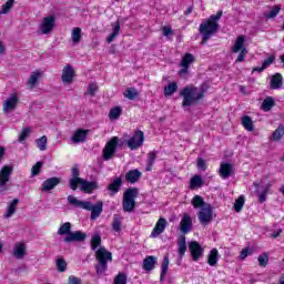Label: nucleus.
<instances>
[{
  "mask_svg": "<svg viewBox=\"0 0 284 284\" xmlns=\"http://www.w3.org/2000/svg\"><path fill=\"white\" fill-rule=\"evenodd\" d=\"M165 227H168V220L165 217H160L151 232L150 237L151 239H156L160 236V234H163L165 232Z\"/></svg>",
  "mask_w": 284,
  "mask_h": 284,
  "instance_id": "ddd939ff",
  "label": "nucleus"
},
{
  "mask_svg": "<svg viewBox=\"0 0 284 284\" xmlns=\"http://www.w3.org/2000/svg\"><path fill=\"white\" fill-rule=\"evenodd\" d=\"M36 143L39 150H41V152H44V150H48V136L43 135L40 139H37Z\"/></svg>",
  "mask_w": 284,
  "mask_h": 284,
  "instance_id": "de8ad7c7",
  "label": "nucleus"
},
{
  "mask_svg": "<svg viewBox=\"0 0 284 284\" xmlns=\"http://www.w3.org/2000/svg\"><path fill=\"white\" fill-rule=\"evenodd\" d=\"M57 267L60 272H65V270H68V263L63 257L57 260Z\"/></svg>",
  "mask_w": 284,
  "mask_h": 284,
  "instance_id": "5fc2aeb1",
  "label": "nucleus"
},
{
  "mask_svg": "<svg viewBox=\"0 0 284 284\" xmlns=\"http://www.w3.org/2000/svg\"><path fill=\"white\" fill-rule=\"evenodd\" d=\"M12 166L4 165L0 170V194H6L10 190V176H12Z\"/></svg>",
  "mask_w": 284,
  "mask_h": 284,
  "instance_id": "423d86ee",
  "label": "nucleus"
},
{
  "mask_svg": "<svg viewBox=\"0 0 284 284\" xmlns=\"http://www.w3.org/2000/svg\"><path fill=\"white\" fill-rule=\"evenodd\" d=\"M242 125L248 132H252L254 130V122L252 121V118H250V115H245L242 118Z\"/></svg>",
  "mask_w": 284,
  "mask_h": 284,
  "instance_id": "ea45409f",
  "label": "nucleus"
},
{
  "mask_svg": "<svg viewBox=\"0 0 284 284\" xmlns=\"http://www.w3.org/2000/svg\"><path fill=\"white\" fill-rule=\"evenodd\" d=\"M139 196V190L136 189H128L123 194L122 207L124 212H134V207H136V201H134Z\"/></svg>",
  "mask_w": 284,
  "mask_h": 284,
  "instance_id": "39448f33",
  "label": "nucleus"
},
{
  "mask_svg": "<svg viewBox=\"0 0 284 284\" xmlns=\"http://www.w3.org/2000/svg\"><path fill=\"white\" fill-rule=\"evenodd\" d=\"M68 201L70 205H73V207H80L81 210H87L88 212H91V220L97 221L98 217L101 216L103 213V202L99 201L95 203V205L91 204L89 201H80L74 195H69Z\"/></svg>",
  "mask_w": 284,
  "mask_h": 284,
  "instance_id": "f03ea898",
  "label": "nucleus"
},
{
  "mask_svg": "<svg viewBox=\"0 0 284 284\" xmlns=\"http://www.w3.org/2000/svg\"><path fill=\"white\" fill-rule=\"evenodd\" d=\"M17 205H19V200H13L4 214L6 219H10L17 212Z\"/></svg>",
  "mask_w": 284,
  "mask_h": 284,
  "instance_id": "c03bdc74",
  "label": "nucleus"
},
{
  "mask_svg": "<svg viewBox=\"0 0 284 284\" xmlns=\"http://www.w3.org/2000/svg\"><path fill=\"white\" fill-rule=\"evenodd\" d=\"M169 266H170V257L168 255H165L164 260L162 262V272H161L160 281H163V278H165V275L168 274Z\"/></svg>",
  "mask_w": 284,
  "mask_h": 284,
  "instance_id": "a18cd8bd",
  "label": "nucleus"
},
{
  "mask_svg": "<svg viewBox=\"0 0 284 284\" xmlns=\"http://www.w3.org/2000/svg\"><path fill=\"white\" fill-rule=\"evenodd\" d=\"M88 130L79 129L74 132L72 136L73 143H83L88 139Z\"/></svg>",
  "mask_w": 284,
  "mask_h": 284,
  "instance_id": "b1692460",
  "label": "nucleus"
},
{
  "mask_svg": "<svg viewBox=\"0 0 284 284\" xmlns=\"http://www.w3.org/2000/svg\"><path fill=\"white\" fill-rule=\"evenodd\" d=\"M260 267H267V264L270 263V254L263 253L257 257Z\"/></svg>",
  "mask_w": 284,
  "mask_h": 284,
  "instance_id": "8fccbe9b",
  "label": "nucleus"
},
{
  "mask_svg": "<svg viewBox=\"0 0 284 284\" xmlns=\"http://www.w3.org/2000/svg\"><path fill=\"white\" fill-rule=\"evenodd\" d=\"M13 256L19 260L23 258V256H26V244L18 243L13 248Z\"/></svg>",
  "mask_w": 284,
  "mask_h": 284,
  "instance_id": "7c9ffc66",
  "label": "nucleus"
},
{
  "mask_svg": "<svg viewBox=\"0 0 284 284\" xmlns=\"http://www.w3.org/2000/svg\"><path fill=\"white\" fill-rule=\"evenodd\" d=\"M197 168L199 170H202V172H205V170H207V164L205 163V160H203V158L197 159Z\"/></svg>",
  "mask_w": 284,
  "mask_h": 284,
  "instance_id": "0e129e2a",
  "label": "nucleus"
},
{
  "mask_svg": "<svg viewBox=\"0 0 284 284\" xmlns=\"http://www.w3.org/2000/svg\"><path fill=\"white\" fill-rule=\"evenodd\" d=\"M74 80V68L72 65L67 64L62 70V81L67 83V85H70L72 81Z\"/></svg>",
  "mask_w": 284,
  "mask_h": 284,
  "instance_id": "a211bd4d",
  "label": "nucleus"
},
{
  "mask_svg": "<svg viewBox=\"0 0 284 284\" xmlns=\"http://www.w3.org/2000/svg\"><path fill=\"white\" fill-rule=\"evenodd\" d=\"M114 284H128V276L123 273L118 274L114 278Z\"/></svg>",
  "mask_w": 284,
  "mask_h": 284,
  "instance_id": "6e6d98bb",
  "label": "nucleus"
},
{
  "mask_svg": "<svg viewBox=\"0 0 284 284\" xmlns=\"http://www.w3.org/2000/svg\"><path fill=\"white\" fill-rule=\"evenodd\" d=\"M243 205H245V197L241 195L237 200H235V203H234L235 212H241V210H243Z\"/></svg>",
  "mask_w": 284,
  "mask_h": 284,
  "instance_id": "864d4df0",
  "label": "nucleus"
},
{
  "mask_svg": "<svg viewBox=\"0 0 284 284\" xmlns=\"http://www.w3.org/2000/svg\"><path fill=\"white\" fill-rule=\"evenodd\" d=\"M178 252L181 258L185 256V252H187V243L185 242V236L182 235L178 240Z\"/></svg>",
  "mask_w": 284,
  "mask_h": 284,
  "instance_id": "a878e982",
  "label": "nucleus"
},
{
  "mask_svg": "<svg viewBox=\"0 0 284 284\" xmlns=\"http://www.w3.org/2000/svg\"><path fill=\"white\" fill-rule=\"evenodd\" d=\"M145 141V134L143 131H135V134L128 140L126 145L130 150H139Z\"/></svg>",
  "mask_w": 284,
  "mask_h": 284,
  "instance_id": "1a4fd4ad",
  "label": "nucleus"
},
{
  "mask_svg": "<svg viewBox=\"0 0 284 284\" xmlns=\"http://www.w3.org/2000/svg\"><path fill=\"white\" fill-rule=\"evenodd\" d=\"M39 79H41V72L40 71L32 72L27 81V85H29V88L32 90L34 85H37V83L39 82Z\"/></svg>",
  "mask_w": 284,
  "mask_h": 284,
  "instance_id": "c756f323",
  "label": "nucleus"
},
{
  "mask_svg": "<svg viewBox=\"0 0 284 284\" xmlns=\"http://www.w3.org/2000/svg\"><path fill=\"white\" fill-rule=\"evenodd\" d=\"M176 90H179V84L170 82L169 85L164 87V97H172Z\"/></svg>",
  "mask_w": 284,
  "mask_h": 284,
  "instance_id": "4c0bfd02",
  "label": "nucleus"
},
{
  "mask_svg": "<svg viewBox=\"0 0 284 284\" xmlns=\"http://www.w3.org/2000/svg\"><path fill=\"white\" fill-rule=\"evenodd\" d=\"M69 284H83L80 277H77L74 275H70L68 280Z\"/></svg>",
  "mask_w": 284,
  "mask_h": 284,
  "instance_id": "69168bd1",
  "label": "nucleus"
},
{
  "mask_svg": "<svg viewBox=\"0 0 284 284\" xmlns=\"http://www.w3.org/2000/svg\"><path fill=\"white\" fill-rule=\"evenodd\" d=\"M101 245V236L100 235H93L91 240V247L92 250H97Z\"/></svg>",
  "mask_w": 284,
  "mask_h": 284,
  "instance_id": "052dcab7",
  "label": "nucleus"
},
{
  "mask_svg": "<svg viewBox=\"0 0 284 284\" xmlns=\"http://www.w3.org/2000/svg\"><path fill=\"white\" fill-rule=\"evenodd\" d=\"M78 185H81L82 192H85L87 194H92L94 190H99V183L97 182H87L85 180H82Z\"/></svg>",
  "mask_w": 284,
  "mask_h": 284,
  "instance_id": "412c9836",
  "label": "nucleus"
},
{
  "mask_svg": "<svg viewBox=\"0 0 284 284\" xmlns=\"http://www.w3.org/2000/svg\"><path fill=\"white\" fill-rule=\"evenodd\" d=\"M278 12H281V7L275 6L268 11V13H264V17L265 19H274Z\"/></svg>",
  "mask_w": 284,
  "mask_h": 284,
  "instance_id": "603ef678",
  "label": "nucleus"
},
{
  "mask_svg": "<svg viewBox=\"0 0 284 284\" xmlns=\"http://www.w3.org/2000/svg\"><path fill=\"white\" fill-rule=\"evenodd\" d=\"M212 216L213 211L211 204L204 205L197 214V219L202 225H210L212 223Z\"/></svg>",
  "mask_w": 284,
  "mask_h": 284,
  "instance_id": "9d476101",
  "label": "nucleus"
},
{
  "mask_svg": "<svg viewBox=\"0 0 284 284\" xmlns=\"http://www.w3.org/2000/svg\"><path fill=\"white\" fill-rule=\"evenodd\" d=\"M116 145H119V138H116V136H113L109 142H106V144L102 151L104 161H110V159H112V156H114V154L116 152Z\"/></svg>",
  "mask_w": 284,
  "mask_h": 284,
  "instance_id": "6e6552de",
  "label": "nucleus"
},
{
  "mask_svg": "<svg viewBox=\"0 0 284 284\" xmlns=\"http://www.w3.org/2000/svg\"><path fill=\"white\" fill-rule=\"evenodd\" d=\"M223 17V11H217L216 14H212L207 20H204L200 24V34H202V44L207 43L212 34H216L219 31V21Z\"/></svg>",
  "mask_w": 284,
  "mask_h": 284,
  "instance_id": "f257e3e1",
  "label": "nucleus"
},
{
  "mask_svg": "<svg viewBox=\"0 0 284 284\" xmlns=\"http://www.w3.org/2000/svg\"><path fill=\"white\" fill-rule=\"evenodd\" d=\"M123 97H125V99H129V101H134V99L139 97V91H136V89L134 88H128L123 93Z\"/></svg>",
  "mask_w": 284,
  "mask_h": 284,
  "instance_id": "79ce46f5",
  "label": "nucleus"
},
{
  "mask_svg": "<svg viewBox=\"0 0 284 284\" xmlns=\"http://www.w3.org/2000/svg\"><path fill=\"white\" fill-rule=\"evenodd\" d=\"M205 94V90L203 88L196 87H186L180 92V97H183L182 106L190 108V105H194L199 103L201 99H203Z\"/></svg>",
  "mask_w": 284,
  "mask_h": 284,
  "instance_id": "7ed1b4c3",
  "label": "nucleus"
},
{
  "mask_svg": "<svg viewBox=\"0 0 284 284\" xmlns=\"http://www.w3.org/2000/svg\"><path fill=\"white\" fill-rule=\"evenodd\" d=\"M231 51L234 53L240 52L236 59L237 63H243V61H245V57H247V49L245 48V36L237 37Z\"/></svg>",
  "mask_w": 284,
  "mask_h": 284,
  "instance_id": "0eeeda50",
  "label": "nucleus"
},
{
  "mask_svg": "<svg viewBox=\"0 0 284 284\" xmlns=\"http://www.w3.org/2000/svg\"><path fill=\"white\" fill-rule=\"evenodd\" d=\"M159 154L158 151H151L148 154V160H146V172H152V168L154 165V161H156V155Z\"/></svg>",
  "mask_w": 284,
  "mask_h": 284,
  "instance_id": "2f4dec72",
  "label": "nucleus"
},
{
  "mask_svg": "<svg viewBox=\"0 0 284 284\" xmlns=\"http://www.w3.org/2000/svg\"><path fill=\"white\" fill-rule=\"evenodd\" d=\"M123 185V180L121 178H116L113 180L109 185L108 190L110 193V196H114V194L119 193V190H121V186Z\"/></svg>",
  "mask_w": 284,
  "mask_h": 284,
  "instance_id": "5701e85b",
  "label": "nucleus"
},
{
  "mask_svg": "<svg viewBox=\"0 0 284 284\" xmlns=\"http://www.w3.org/2000/svg\"><path fill=\"white\" fill-rule=\"evenodd\" d=\"M109 116L110 119H119V116H121V106L111 109Z\"/></svg>",
  "mask_w": 284,
  "mask_h": 284,
  "instance_id": "13d9d810",
  "label": "nucleus"
},
{
  "mask_svg": "<svg viewBox=\"0 0 284 284\" xmlns=\"http://www.w3.org/2000/svg\"><path fill=\"white\" fill-rule=\"evenodd\" d=\"M194 63V55L192 53H185L181 61V70L179 71L180 77H185L190 70V65Z\"/></svg>",
  "mask_w": 284,
  "mask_h": 284,
  "instance_id": "f8f14e48",
  "label": "nucleus"
},
{
  "mask_svg": "<svg viewBox=\"0 0 284 284\" xmlns=\"http://www.w3.org/2000/svg\"><path fill=\"white\" fill-rule=\"evenodd\" d=\"M97 90H99V87L97 85V83L94 82L89 83L88 93L90 94V97H94V94H97Z\"/></svg>",
  "mask_w": 284,
  "mask_h": 284,
  "instance_id": "e2e57ef3",
  "label": "nucleus"
},
{
  "mask_svg": "<svg viewBox=\"0 0 284 284\" xmlns=\"http://www.w3.org/2000/svg\"><path fill=\"white\" fill-rule=\"evenodd\" d=\"M32 130H33L32 126L23 128L18 138V143H23V141H26V139H28V136L32 134Z\"/></svg>",
  "mask_w": 284,
  "mask_h": 284,
  "instance_id": "a19ab883",
  "label": "nucleus"
},
{
  "mask_svg": "<svg viewBox=\"0 0 284 284\" xmlns=\"http://www.w3.org/2000/svg\"><path fill=\"white\" fill-rule=\"evenodd\" d=\"M42 168H43V163L42 162H37L36 165H33L32 169H31V174L33 176H37L41 172Z\"/></svg>",
  "mask_w": 284,
  "mask_h": 284,
  "instance_id": "680f3d73",
  "label": "nucleus"
},
{
  "mask_svg": "<svg viewBox=\"0 0 284 284\" xmlns=\"http://www.w3.org/2000/svg\"><path fill=\"white\" fill-rule=\"evenodd\" d=\"M55 26H57V17L48 16L43 18L42 23L40 24V30L42 34H50V32L54 30Z\"/></svg>",
  "mask_w": 284,
  "mask_h": 284,
  "instance_id": "9b49d317",
  "label": "nucleus"
},
{
  "mask_svg": "<svg viewBox=\"0 0 284 284\" xmlns=\"http://www.w3.org/2000/svg\"><path fill=\"white\" fill-rule=\"evenodd\" d=\"M71 39H72L73 43H81V39H82L81 28L75 27L72 29Z\"/></svg>",
  "mask_w": 284,
  "mask_h": 284,
  "instance_id": "37998d69",
  "label": "nucleus"
},
{
  "mask_svg": "<svg viewBox=\"0 0 284 284\" xmlns=\"http://www.w3.org/2000/svg\"><path fill=\"white\" fill-rule=\"evenodd\" d=\"M272 108H274V99L266 98L262 103V110H264V112H270Z\"/></svg>",
  "mask_w": 284,
  "mask_h": 284,
  "instance_id": "3c124183",
  "label": "nucleus"
},
{
  "mask_svg": "<svg viewBox=\"0 0 284 284\" xmlns=\"http://www.w3.org/2000/svg\"><path fill=\"white\" fill-rule=\"evenodd\" d=\"M273 141H281L284 136V125L280 124L277 129L273 132Z\"/></svg>",
  "mask_w": 284,
  "mask_h": 284,
  "instance_id": "49530a36",
  "label": "nucleus"
},
{
  "mask_svg": "<svg viewBox=\"0 0 284 284\" xmlns=\"http://www.w3.org/2000/svg\"><path fill=\"white\" fill-rule=\"evenodd\" d=\"M189 251L191 252L193 261H199V258L203 256L204 252L203 246H201V244H199L196 241H193L189 244Z\"/></svg>",
  "mask_w": 284,
  "mask_h": 284,
  "instance_id": "2eb2a0df",
  "label": "nucleus"
},
{
  "mask_svg": "<svg viewBox=\"0 0 284 284\" xmlns=\"http://www.w3.org/2000/svg\"><path fill=\"white\" fill-rule=\"evenodd\" d=\"M59 183H61V179L60 178H50L47 179L43 183H42V191L43 192H50V190H54V187L57 185H59Z\"/></svg>",
  "mask_w": 284,
  "mask_h": 284,
  "instance_id": "aec40b11",
  "label": "nucleus"
},
{
  "mask_svg": "<svg viewBox=\"0 0 284 284\" xmlns=\"http://www.w3.org/2000/svg\"><path fill=\"white\" fill-rule=\"evenodd\" d=\"M219 174L221 176V179H230V176H232L234 174V165L227 163V162H222L220 164V170H219Z\"/></svg>",
  "mask_w": 284,
  "mask_h": 284,
  "instance_id": "dca6fc26",
  "label": "nucleus"
},
{
  "mask_svg": "<svg viewBox=\"0 0 284 284\" xmlns=\"http://www.w3.org/2000/svg\"><path fill=\"white\" fill-rule=\"evenodd\" d=\"M162 32L164 37H170V34H172V28L170 27H163L162 28Z\"/></svg>",
  "mask_w": 284,
  "mask_h": 284,
  "instance_id": "338daca9",
  "label": "nucleus"
},
{
  "mask_svg": "<svg viewBox=\"0 0 284 284\" xmlns=\"http://www.w3.org/2000/svg\"><path fill=\"white\" fill-rule=\"evenodd\" d=\"M80 175V171H79V168L77 166H73L72 170H71V179L69 181V185L70 187L74 191L77 190V187H79V184L80 183H83V179L82 178H79Z\"/></svg>",
  "mask_w": 284,
  "mask_h": 284,
  "instance_id": "f3484780",
  "label": "nucleus"
},
{
  "mask_svg": "<svg viewBox=\"0 0 284 284\" xmlns=\"http://www.w3.org/2000/svg\"><path fill=\"white\" fill-rule=\"evenodd\" d=\"M156 265V257L150 255L146 256L143 261V270L146 272H151V270H154V266Z\"/></svg>",
  "mask_w": 284,
  "mask_h": 284,
  "instance_id": "bb28decb",
  "label": "nucleus"
},
{
  "mask_svg": "<svg viewBox=\"0 0 284 284\" xmlns=\"http://www.w3.org/2000/svg\"><path fill=\"white\" fill-rule=\"evenodd\" d=\"M95 258L98 261L95 272L98 276H103L108 272V263H112V253L105 250V247H100L95 251Z\"/></svg>",
  "mask_w": 284,
  "mask_h": 284,
  "instance_id": "20e7f679",
  "label": "nucleus"
},
{
  "mask_svg": "<svg viewBox=\"0 0 284 284\" xmlns=\"http://www.w3.org/2000/svg\"><path fill=\"white\" fill-rule=\"evenodd\" d=\"M219 258H220L219 250L212 248L207 255V264L211 267H215V265H217V263H219Z\"/></svg>",
  "mask_w": 284,
  "mask_h": 284,
  "instance_id": "393cba45",
  "label": "nucleus"
},
{
  "mask_svg": "<svg viewBox=\"0 0 284 284\" xmlns=\"http://www.w3.org/2000/svg\"><path fill=\"white\" fill-rule=\"evenodd\" d=\"M191 205H193L195 210H199V207L203 210V207H205V205H209V204L205 203V201L201 197V195H194L191 201Z\"/></svg>",
  "mask_w": 284,
  "mask_h": 284,
  "instance_id": "473e14b6",
  "label": "nucleus"
},
{
  "mask_svg": "<svg viewBox=\"0 0 284 284\" xmlns=\"http://www.w3.org/2000/svg\"><path fill=\"white\" fill-rule=\"evenodd\" d=\"M274 55L268 57L266 60L263 61L262 67H257L253 70V72H263V70H266V68H270L272 63H274Z\"/></svg>",
  "mask_w": 284,
  "mask_h": 284,
  "instance_id": "e433bc0d",
  "label": "nucleus"
},
{
  "mask_svg": "<svg viewBox=\"0 0 284 284\" xmlns=\"http://www.w3.org/2000/svg\"><path fill=\"white\" fill-rule=\"evenodd\" d=\"M251 254H252V248L245 247L241 251L239 258L240 261H245V258L251 256Z\"/></svg>",
  "mask_w": 284,
  "mask_h": 284,
  "instance_id": "bf43d9fd",
  "label": "nucleus"
},
{
  "mask_svg": "<svg viewBox=\"0 0 284 284\" xmlns=\"http://www.w3.org/2000/svg\"><path fill=\"white\" fill-rule=\"evenodd\" d=\"M0 54H6V45L3 44V41L0 40Z\"/></svg>",
  "mask_w": 284,
  "mask_h": 284,
  "instance_id": "774afa93",
  "label": "nucleus"
},
{
  "mask_svg": "<svg viewBox=\"0 0 284 284\" xmlns=\"http://www.w3.org/2000/svg\"><path fill=\"white\" fill-rule=\"evenodd\" d=\"M141 179V172L139 170H131L125 174L128 183H136Z\"/></svg>",
  "mask_w": 284,
  "mask_h": 284,
  "instance_id": "cd10ccee",
  "label": "nucleus"
},
{
  "mask_svg": "<svg viewBox=\"0 0 284 284\" xmlns=\"http://www.w3.org/2000/svg\"><path fill=\"white\" fill-rule=\"evenodd\" d=\"M180 230L182 234H189L192 231V217L186 213L180 222Z\"/></svg>",
  "mask_w": 284,
  "mask_h": 284,
  "instance_id": "6ab92c4d",
  "label": "nucleus"
},
{
  "mask_svg": "<svg viewBox=\"0 0 284 284\" xmlns=\"http://www.w3.org/2000/svg\"><path fill=\"white\" fill-rule=\"evenodd\" d=\"M255 187L258 189V184H255ZM270 187H272V184H267L265 189L262 191L257 190V196H258L260 203H265V201L267 200V193L270 192Z\"/></svg>",
  "mask_w": 284,
  "mask_h": 284,
  "instance_id": "72a5a7b5",
  "label": "nucleus"
},
{
  "mask_svg": "<svg viewBox=\"0 0 284 284\" xmlns=\"http://www.w3.org/2000/svg\"><path fill=\"white\" fill-rule=\"evenodd\" d=\"M113 32L106 38V43H112L119 37V32L121 31V22L118 20L112 24Z\"/></svg>",
  "mask_w": 284,
  "mask_h": 284,
  "instance_id": "c85d7f7f",
  "label": "nucleus"
},
{
  "mask_svg": "<svg viewBox=\"0 0 284 284\" xmlns=\"http://www.w3.org/2000/svg\"><path fill=\"white\" fill-rule=\"evenodd\" d=\"M17 103H19V98L17 94H12L9 99H7L3 103V112H10V110H14L17 108Z\"/></svg>",
  "mask_w": 284,
  "mask_h": 284,
  "instance_id": "4be33fe9",
  "label": "nucleus"
},
{
  "mask_svg": "<svg viewBox=\"0 0 284 284\" xmlns=\"http://www.w3.org/2000/svg\"><path fill=\"white\" fill-rule=\"evenodd\" d=\"M85 239H88V234L81 231H75L64 237V243H82Z\"/></svg>",
  "mask_w": 284,
  "mask_h": 284,
  "instance_id": "4468645a",
  "label": "nucleus"
},
{
  "mask_svg": "<svg viewBox=\"0 0 284 284\" xmlns=\"http://www.w3.org/2000/svg\"><path fill=\"white\" fill-rule=\"evenodd\" d=\"M281 85H283V75H281V73H276L271 80V87L273 90H278Z\"/></svg>",
  "mask_w": 284,
  "mask_h": 284,
  "instance_id": "f704fd0d",
  "label": "nucleus"
},
{
  "mask_svg": "<svg viewBox=\"0 0 284 284\" xmlns=\"http://www.w3.org/2000/svg\"><path fill=\"white\" fill-rule=\"evenodd\" d=\"M121 225H122L121 217L114 215L113 223H112V227L114 232H119L121 230Z\"/></svg>",
  "mask_w": 284,
  "mask_h": 284,
  "instance_id": "4d7b16f0",
  "label": "nucleus"
},
{
  "mask_svg": "<svg viewBox=\"0 0 284 284\" xmlns=\"http://www.w3.org/2000/svg\"><path fill=\"white\" fill-rule=\"evenodd\" d=\"M72 232V224L70 222H65L60 226L58 230L59 236H69V234Z\"/></svg>",
  "mask_w": 284,
  "mask_h": 284,
  "instance_id": "c9c22d12",
  "label": "nucleus"
},
{
  "mask_svg": "<svg viewBox=\"0 0 284 284\" xmlns=\"http://www.w3.org/2000/svg\"><path fill=\"white\" fill-rule=\"evenodd\" d=\"M202 186H203V179L200 175H194L190 182L191 190H196L197 187H202Z\"/></svg>",
  "mask_w": 284,
  "mask_h": 284,
  "instance_id": "58836bf2",
  "label": "nucleus"
},
{
  "mask_svg": "<svg viewBox=\"0 0 284 284\" xmlns=\"http://www.w3.org/2000/svg\"><path fill=\"white\" fill-rule=\"evenodd\" d=\"M14 6V0H8L4 4H2L0 14H8L10 10H12Z\"/></svg>",
  "mask_w": 284,
  "mask_h": 284,
  "instance_id": "09e8293b",
  "label": "nucleus"
}]
</instances>
